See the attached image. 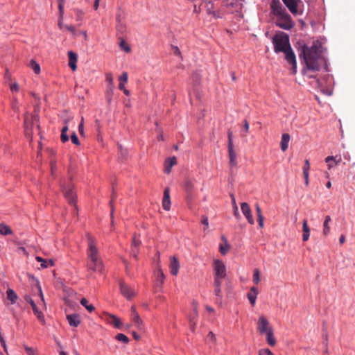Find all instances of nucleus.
Returning <instances> with one entry per match:
<instances>
[{"label":"nucleus","instance_id":"obj_1","mask_svg":"<svg viewBox=\"0 0 355 355\" xmlns=\"http://www.w3.org/2000/svg\"><path fill=\"white\" fill-rule=\"evenodd\" d=\"M299 57L303 58L307 69L313 71H319L324 61L320 47L315 43L311 46L306 44L301 46Z\"/></svg>","mask_w":355,"mask_h":355},{"label":"nucleus","instance_id":"obj_2","mask_svg":"<svg viewBox=\"0 0 355 355\" xmlns=\"http://www.w3.org/2000/svg\"><path fill=\"white\" fill-rule=\"evenodd\" d=\"M88 248L87 251V267L89 271L101 272L103 269V261L99 256L95 239L89 233L86 234Z\"/></svg>","mask_w":355,"mask_h":355},{"label":"nucleus","instance_id":"obj_3","mask_svg":"<svg viewBox=\"0 0 355 355\" xmlns=\"http://www.w3.org/2000/svg\"><path fill=\"white\" fill-rule=\"evenodd\" d=\"M272 43L274 44V51L277 53L283 52L291 46L289 37L284 32H280L274 35L272 37Z\"/></svg>","mask_w":355,"mask_h":355},{"label":"nucleus","instance_id":"obj_4","mask_svg":"<svg viewBox=\"0 0 355 355\" xmlns=\"http://www.w3.org/2000/svg\"><path fill=\"white\" fill-rule=\"evenodd\" d=\"M276 24L277 26L284 30H290L295 26L294 21L287 12L277 16Z\"/></svg>","mask_w":355,"mask_h":355},{"label":"nucleus","instance_id":"obj_5","mask_svg":"<svg viewBox=\"0 0 355 355\" xmlns=\"http://www.w3.org/2000/svg\"><path fill=\"white\" fill-rule=\"evenodd\" d=\"M62 192L69 204L76 205V193L73 191V184L71 181L64 182L62 186Z\"/></svg>","mask_w":355,"mask_h":355},{"label":"nucleus","instance_id":"obj_6","mask_svg":"<svg viewBox=\"0 0 355 355\" xmlns=\"http://www.w3.org/2000/svg\"><path fill=\"white\" fill-rule=\"evenodd\" d=\"M214 277L224 278L226 277V267L220 260H216L214 262Z\"/></svg>","mask_w":355,"mask_h":355},{"label":"nucleus","instance_id":"obj_7","mask_svg":"<svg viewBox=\"0 0 355 355\" xmlns=\"http://www.w3.org/2000/svg\"><path fill=\"white\" fill-rule=\"evenodd\" d=\"M272 329V327L270 324L269 321L264 315H261L259 318L257 322V330L261 334H263L266 332L269 331Z\"/></svg>","mask_w":355,"mask_h":355},{"label":"nucleus","instance_id":"obj_8","mask_svg":"<svg viewBox=\"0 0 355 355\" xmlns=\"http://www.w3.org/2000/svg\"><path fill=\"white\" fill-rule=\"evenodd\" d=\"M214 293L216 297V302L221 303L222 299H223V294L221 291V284L222 280L224 278L218 277H214Z\"/></svg>","mask_w":355,"mask_h":355},{"label":"nucleus","instance_id":"obj_9","mask_svg":"<svg viewBox=\"0 0 355 355\" xmlns=\"http://www.w3.org/2000/svg\"><path fill=\"white\" fill-rule=\"evenodd\" d=\"M283 53L285 54V59L286 61L292 65L293 73H295L297 69V62L295 55L291 49V46L288 47L286 51H283Z\"/></svg>","mask_w":355,"mask_h":355},{"label":"nucleus","instance_id":"obj_10","mask_svg":"<svg viewBox=\"0 0 355 355\" xmlns=\"http://www.w3.org/2000/svg\"><path fill=\"white\" fill-rule=\"evenodd\" d=\"M119 286L121 293L126 297L127 300H130L135 295L136 293L135 289L129 286L128 284L121 282L119 283Z\"/></svg>","mask_w":355,"mask_h":355},{"label":"nucleus","instance_id":"obj_11","mask_svg":"<svg viewBox=\"0 0 355 355\" xmlns=\"http://www.w3.org/2000/svg\"><path fill=\"white\" fill-rule=\"evenodd\" d=\"M285 6L288 8L289 11L295 16L299 15L301 12H299L297 8L298 4L301 3L300 0H282Z\"/></svg>","mask_w":355,"mask_h":355},{"label":"nucleus","instance_id":"obj_12","mask_svg":"<svg viewBox=\"0 0 355 355\" xmlns=\"http://www.w3.org/2000/svg\"><path fill=\"white\" fill-rule=\"evenodd\" d=\"M37 120V116L34 114L29 117L28 115H25L24 117V128L25 134L26 137H31L32 134L33 121Z\"/></svg>","mask_w":355,"mask_h":355},{"label":"nucleus","instance_id":"obj_13","mask_svg":"<svg viewBox=\"0 0 355 355\" xmlns=\"http://www.w3.org/2000/svg\"><path fill=\"white\" fill-rule=\"evenodd\" d=\"M270 8L272 13L277 17L286 12L279 0H272L270 3Z\"/></svg>","mask_w":355,"mask_h":355},{"label":"nucleus","instance_id":"obj_14","mask_svg":"<svg viewBox=\"0 0 355 355\" xmlns=\"http://www.w3.org/2000/svg\"><path fill=\"white\" fill-rule=\"evenodd\" d=\"M24 300L26 302L29 303L32 307V309L35 313V315L37 316V319L40 320L41 322H43L44 320V317L43 313L40 311L37 307V305L35 304V302L33 300V299L29 295H25Z\"/></svg>","mask_w":355,"mask_h":355},{"label":"nucleus","instance_id":"obj_15","mask_svg":"<svg viewBox=\"0 0 355 355\" xmlns=\"http://www.w3.org/2000/svg\"><path fill=\"white\" fill-rule=\"evenodd\" d=\"M241 209L243 214L245 216L248 223L251 225H253L254 223V220L249 205L247 202H242L241 204Z\"/></svg>","mask_w":355,"mask_h":355},{"label":"nucleus","instance_id":"obj_16","mask_svg":"<svg viewBox=\"0 0 355 355\" xmlns=\"http://www.w3.org/2000/svg\"><path fill=\"white\" fill-rule=\"evenodd\" d=\"M184 190L186 192V198L188 201L191 200L194 190V182L191 179H187L184 182Z\"/></svg>","mask_w":355,"mask_h":355},{"label":"nucleus","instance_id":"obj_17","mask_svg":"<svg viewBox=\"0 0 355 355\" xmlns=\"http://www.w3.org/2000/svg\"><path fill=\"white\" fill-rule=\"evenodd\" d=\"M228 156L230 166H236L237 165V154L234 146L228 147Z\"/></svg>","mask_w":355,"mask_h":355},{"label":"nucleus","instance_id":"obj_18","mask_svg":"<svg viewBox=\"0 0 355 355\" xmlns=\"http://www.w3.org/2000/svg\"><path fill=\"white\" fill-rule=\"evenodd\" d=\"M67 319L69 324L74 327H77L80 322V317L78 314L67 315Z\"/></svg>","mask_w":355,"mask_h":355},{"label":"nucleus","instance_id":"obj_19","mask_svg":"<svg viewBox=\"0 0 355 355\" xmlns=\"http://www.w3.org/2000/svg\"><path fill=\"white\" fill-rule=\"evenodd\" d=\"M179 268H180V264H179L178 259L175 257H173L171 259V263H170V269H171V274L173 275H177V274L178 273Z\"/></svg>","mask_w":355,"mask_h":355},{"label":"nucleus","instance_id":"obj_20","mask_svg":"<svg viewBox=\"0 0 355 355\" xmlns=\"http://www.w3.org/2000/svg\"><path fill=\"white\" fill-rule=\"evenodd\" d=\"M69 66L73 71H75L77 68L76 62H77V54L73 51H69Z\"/></svg>","mask_w":355,"mask_h":355},{"label":"nucleus","instance_id":"obj_21","mask_svg":"<svg viewBox=\"0 0 355 355\" xmlns=\"http://www.w3.org/2000/svg\"><path fill=\"white\" fill-rule=\"evenodd\" d=\"M264 334H266V340L267 343L271 347L275 346L276 345L277 340L274 336L273 329L270 331L269 330L268 332H266Z\"/></svg>","mask_w":355,"mask_h":355},{"label":"nucleus","instance_id":"obj_22","mask_svg":"<svg viewBox=\"0 0 355 355\" xmlns=\"http://www.w3.org/2000/svg\"><path fill=\"white\" fill-rule=\"evenodd\" d=\"M302 241H306L309 239L310 236V228L307 224V220L304 219L302 223Z\"/></svg>","mask_w":355,"mask_h":355},{"label":"nucleus","instance_id":"obj_23","mask_svg":"<svg viewBox=\"0 0 355 355\" xmlns=\"http://www.w3.org/2000/svg\"><path fill=\"white\" fill-rule=\"evenodd\" d=\"M290 135L287 133H284L282 136V140L280 142V146L282 151H286L288 147V143L290 141Z\"/></svg>","mask_w":355,"mask_h":355},{"label":"nucleus","instance_id":"obj_24","mask_svg":"<svg viewBox=\"0 0 355 355\" xmlns=\"http://www.w3.org/2000/svg\"><path fill=\"white\" fill-rule=\"evenodd\" d=\"M258 295V290L255 287H252L250 289V292L248 293V298L252 304V306H254L255 304L257 296Z\"/></svg>","mask_w":355,"mask_h":355},{"label":"nucleus","instance_id":"obj_25","mask_svg":"<svg viewBox=\"0 0 355 355\" xmlns=\"http://www.w3.org/2000/svg\"><path fill=\"white\" fill-rule=\"evenodd\" d=\"M107 321L109 323L112 324L115 327L118 329L121 328L122 325L120 319L114 315L109 314Z\"/></svg>","mask_w":355,"mask_h":355},{"label":"nucleus","instance_id":"obj_26","mask_svg":"<svg viewBox=\"0 0 355 355\" xmlns=\"http://www.w3.org/2000/svg\"><path fill=\"white\" fill-rule=\"evenodd\" d=\"M175 164H176V158L175 157L168 158L165 162V173H169L171 172V168Z\"/></svg>","mask_w":355,"mask_h":355},{"label":"nucleus","instance_id":"obj_27","mask_svg":"<svg viewBox=\"0 0 355 355\" xmlns=\"http://www.w3.org/2000/svg\"><path fill=\"white\" fill-rule=\"evenodd\" d=\"M331 221V218L330 216H326L324 223H323V230L322 233L324 236H327L329 234L331 231V228L329 226V223Z\"/></svg>","mask_w":355,"mask_h":355},{"label":"nucleus","instance_id":"obj_28","mask_svg":"<svg viewBox=\"0 0 355 355\" xmlns=\"http://www.w3.org/2000/svg\"><path fill=\"white\" fill-rule=\"evenodd\" d=\"M131 318L134 324L139 330L144 329L143 321L140 318L139 314H135V315H132Z\"/></svg>","mask_w":355,"mask_h":355},{"label":"nucleus","instance_id":"obj_29","mask_svg":"<svg viewBox=\"0 0 355 355\" xmlns=\"http://www.w3.org/2000/svg\"><path fill=\"white\" fill-rule=\"evenodd\" d=\"M119 89H123V87H125V84L128 81L127 72H123L122 74L119 77Z\"/></svg>","mask_w":355,"mask_h":355},{"label":"nucleus","instance_id":"obj_30","mask_svg":"<svg viewBox=\"0 0 355 355\" xmlns=\"http://www.w3.org/2000/svg\"><path fill=\"white\" fill-rule=\"evenodd\" d=\"M7 298L11 302L12 304H15L17 299V295L12 289H8L6 291Z\"/></svg>","mask_w":355,"mask_h":355},{"label":"nucleus","instance_id":"obj_31","mask_svg":"<svg viewBox=\"0 0 355 355\" xmlns=\"http://www.w3.org/2000/svg\"><path fill=\"white\" fill-rule=\"evenodd\" d=\"M114 89V85H107L106 90V99L109 103H111L113 93Z\"/></svg>","mask_w":355,"mask_h":355},{"label":"nucleus","instance_id":"obj_32","mask_svg":"<svg viewBox=\"0 0 355 355\" xmlns=\"http://www.w3.org/2000/svg\"><path fill=\"white\" fill-rule=\"evenodd\" d=\"M80 304L83 306L85 307V309L89 311V312H92L94 311L95 308L94 306L92 305V304H88V301L87 300V299L85 298H82L80 300Z\"/></svg>","mask_w":355,"mask_h":355},{"label":"nucleus","instance_id":"obj_33","mask_svg":"<svg viewBox=\"0 0 355 355\" xmlns=\"http://www.w3.org/2000/svg\"><path fill=\"white\" fill-rule=\"evenodd\" d=\"M329 162H334L335 165H338L341 162V157L336 156H328L325 158V162L329 163Z\"/></svg>","mask_w":355,"mask_h":355},{"label":"nucleus","instance_id":"obj_34","mask_svg":"<svg viewBox=\"0 0 355 355\" xmlns=\"http://www.w3.org/2000/svg\"><path fill=\"white\" fill-rule=\"evenodd\" d=\"M30 67L34 71L36 74H39L40 72V67L38 63H37L35 60H31L30 62Z\"/></svg>","mask_w":355,"mask_h":355},{"label":"nucleus","instance_id":"obj_35","mask_svg":"<svg viewBox=\"0 0 355 355\" xmlns=\"http://www.w3.org/2000/svg\"><path fill=\"white\" fill-rule=\"evenodd\" d=\"M12 233V230L6 225H0V234L8 235Z\"/></svg>","mask_w":355,"mask_h":355},{"label":"nucleus","instance_id":"obj_36","mask_svg":"<svg viewBox=\"0 0 355 355\" xmlns=\"http://www.w3.org/2000/svg\"><path fill=\"white\" fill-rule=\"evenodd\" d=\"M115 338L117 340L123 342L124 343H128L129 341L128 338L123 334H118Z\"/></svg>","mask_w":355,"mask_h":355},{"label":"nucleus","instance_id":"obj_37","mask_svg":"<svg viewBox=\"0 0 355 355\" xmlns=\"http://www.w3.org/2000/svg\"><path fill=\"white\" fill-rule=\"evenodd\" d=\"M35 259L38 262L41 263V267L42 268H46L49 267V265L47 264V260H46L40 257H36Z\"/></svg>","mask_w":355,"mask_h":355},{"label":"nucleus","instance_id":"obj_38","mask_svg":"<svg viewBox=\"0 0 355 355\" xmlns=\"http://www.w3.org/2000/svg\"><path fill=\"white\" fill-rule=\"evenodd\" d=\"M259 281H260L259 271L258 269H255L254 270V274H253V282H254V284H258Z\"/></svg>","mask_w":355,"mask_h":355},{"label":"nucleus","instance_id":"obj_39","mask_svg":"<svg viewBox=\"0 0 355 355\" xmlns=\"http://www.w3.org/2000/svg\"><path fill=\"white\" fill-rule=\"evenodd\" d=\"M171 204V200H166V199L162 200V207L165 210L168 211L170 209Z\"/></svg>","mask_w":355,"mask_h":355},{"label":"nucleus","instance_id":"obj_40","mask_svg":"<svg viewBox=\"0 0 355 355\" xmlns=\"http://www.w3.org/2000/svg\"><path fill=\"white\" fill-rule=\"evenodd\" d=\"M71 142L76 145V146H79L80 144V141H79V139L78 138V136L76 134V132H73L71 135Z\"/></svg>","mask_w":355,"mask_h":355},{"label":"nucleus","instance_id":"obj_41","mask_svg":"<svg viewBox=\"0 0 355 355\" xmlns=\"http://www.w3.org/2000/svg\"><path fill=\"white\" fill-rule=\"evenodd\" d=\"M230 246L227 243H225V245L221 244L219 248L220 253L223 255H225L228 252Z\"/></svg>","mask_w":355,"mask_h":355},{"label":"nucleus","instance_id":"obj_42","mask_svg":"<svg viewBox=\"0 0 355 355\" xmlns=\"http://www.w3.org/2000/svg\"><path fill=\"white\" fill-rule=\"evenodd\" d=\"M120 47L124 50L125 52H130V47L128 46V44L125 43L124 40L121 41L120 42Z\"/></svg>","mask_w":355,"mask_h":355},{"label":"nucleus","instance_id":"obj_43","mask_svg":"<svg viewBox=\"0 0 355 355\" xmlns=\"http://www.w3.org/2000/svg\"><path fill=\"white\" fill-rule=\"evenodd\" d=\"M64 28L69 31L73 35H76L77 31L75 27L72 25H64Z\"/></svg>","mask_w":355,"mask_h":355},{"label":"nucleus","instance_id":"obj_44","mask_svg":"<svg viewBox=\"0 0 355 355\" xmlns=\"http://www.w3.org/2000/svg\"><path fill=\"white\" fill-rule=\"evenodd\" d=\"M106 81L108 83V85H114V78L111 73H106Z\"/></svg>","mask_w":355,"mask_h":355},{"label":"nucleus","instance_id":"obj_45","mask_svg":"<svg viewBox=\"0 0 355 355\" xmlns=\"http://www.w3.org/2000/svg\"><path fill=\"white\" fill-rule=\"evenodd\" d=\"M243 128H244V131H243V132H241V136L245 137L249 130V123L247 120H244Z\"/></svg>","mask_w":355,"mask_h":355},{"label":"nucleus","instance_id":"obj_46","mask_svg":"<svg viewBox=\"0 0 355 355\" xmlns=\"http://www.w3.org/2000/svg\"><path fill=\"white\" fill-rule=\"evenodd\" d=\"M227 135H228V146H227V147L234 146L232 132L229 130L227 132Z\"/></svg>","mask_w":355,"mask_h":355},{"label":"nucleus","instance_id":"obj_47","mask_svg":"<svg viewBox=\"0 0 355 355\" xmlns=\"http://www.w3.org/2000/svg\"><path fill=\"white\" fill-rule=\"evenodd\" d=\"M259 355H274L269 349H261L259 351Z\"/></svg>","mask_w":355,"mask_h":355},{"label":"nucleus","instance_id":"obj_48","mask_svg":"<svg viewBox=\"0 0 355 355\" xmlns=\"http://www.w3.org/2000/svg\"><path fill=\"white\" fill-rule=\"evenodd\" d=\"M157 278L158 281L163 282L164 279V275L163 271L161 269H159L157 272Z\"/></svg>","mask_w":355,"mask_h":355},{"label":"nucleus","instance_id":"obj_49","mask_svg":"<svg viewBox=\"0 0 355 355\" xmlns=\"http://www.w3.org/2000/svg\"><path fill=\"white\" fill-rule=\"evenodd\" d=\"M76 15V20L77 21H81L83 19V12L80 10H75Z\"/></svg>","mask_w":355,"mask_h":355},{"label":"nucleus","instance_id":"obj_50","mask_svg":"<svg viewBox=\"0 0 355 355\" xmlns=\"http://www.w3.org/2000/svg\"><path fill=\"white\" fill-rule=\"evenodd\" d=\"M61 141L64 143L69 141V136L67 135V132H61V136H60Z\"/></svg>","mask_w":355,"mask_h":355},{"label":"nucleus","instance_id":"obj_51","mask_svg":"<svg viewBox=\"0 0 355 355\" xmlns=\"http://www.w3.org/2000/svg\"><path fill=\"white\" fill-rule=\"evenodd\" d=\"M163 199L171 200L170 199V190H169V188H168V187L165 188V189L164 191Z\"/></svg>","mask_w":355,"mask_h":355},{"label":"nucleus","instance_id":"obj_52","mask_svg":"<svg viewBox=\"0 0 355 355\" xmlns=\"http://www.w3.org/2000/svg\"><path fill=\"white\" fill-rule=\"evenodd\" d=\"M83 118H82L81 121L78 125V131L80 135H83L84 134V127H83Z\"/></svg>","mask_w":355,"mask_h":355},{"label":"nucleus","instance_id":"obj_53","mask_svg":"<svg viewBox=\"0 0 355 355\" xmlns=\"http://www.w3.org/2000/svg\"><path fill=\"white\" fill-rule=\"evenodd\" d=\"M310 169V162L308 159L304 161V165L303 167V171H309Z\"/></svg>","mask_w":355,"mask_h":355},{"label":"nucleus","instance_id":"obj_54","mask_svg":"<svg viewBox=\"0 0 355 355\" xmlns=\"http://www.w3.org/2000/svg\"><path fill=\"white\" fill-rule=\"evenodd\" d=\"M58 8L60 12V18H63V14H64V3H58Z\"/></svg>","mask_w":355,"mask_h":355},{"label":"nucleus","instance_id":"obj_55","mask_svg":"<svg viewBox=\"0 0 355 355\" xmlns=\"http://www.w3.org/2000/svg\"><path fill=\"white\" fill-rule=\"evenodd\" d=\"M192 79L196 83H198L200 79V76L198 73L196 72L192 75Z\"/></svg>","mask_w":355,"mask_h":355},{"label":"nucleus","instance_id":"obj_56","mask_svg":"<svg viewBox=\"0 0 355 355\" xmlns=\"http://www.w3.org/2000/svg\"><path fill=\"white\" fill-rule=\"evenodd\" d=\"M255 209L257 214V217H263L261 209L258 204L255 205Z\"/></svg>","mask_w":355,"mask_h":355},{"label":"nucleus","instance_id":"obj_57","mask_svg":"<svg viewBox=\"0 0 355 355\" xmlns=\"http://www.w3.org/2000/svg\"><path fill=\"white\" fill-rule=\"evenodd\" d=\"M201 223L207 227L209 225L208 218L206 216H202Z\"/></svg>","mask_w":355,"mask_h":355},{"label":"nucleus","instance_id":"obj_58","mask_svg":"<svg viewBox=\"0 0 355 355\" xmlns=\"http://www.w3.org/2000/svg\"><path fill=\"white\" fill-rule=\"evenodd\" d=\"M140 245V241L137 239H136V238H134L133 240H132V247L134 248H137Z\"/></svg>","mask_w":355,"mask_h":355},{"label":"nucleus","instance_id":"obj_59","mask_svg":"<svg viewBox=\"0 0 355 355\" xmlns=\"http://www.w3.org/2000/svg\"><path fill=\"white\" fill-rule=\"evenodd\" d=\"M234 215L237 218H240V217H241L239 210H238V207L236 205H235V206L234 207Z\"/></svg>","mask_w":355,"mask_h":355},{"label":"nucleus","instance_id":"obj_60","mask_svg":"<svg viewBox=\"0 0 355 355\" xmlns=\"http://www.w3.org/2000/svg\"><path fill=\"white\" fill-rule=\"evenodd\" d=\"M10 89L11 91L14 92H17L19 91V85L17 83H14L12 85H10Z\"/></svg>","mask_w":355,"mask_h":355},{"label":"nucleus","instance_id":"obj_61","mask_svg":"<svg viewBox=\"0 0 355 355\" xmlns=\"http://www.w3.org/2000/svg\"><path fill=\"white\" fill-rule=\"evenodd\" d=\"M173 53L176 55L180 56L181 52L178 46H173Z\"/></svg>","mask_w":355,"mask_h":355},{"label":"nucleus","instance_id":"obj_62","mask_svg":"<svg viewBox=\"0 0 355 355\" xmlns=\"http://www.w3.org/2000/svg\"><path fill=\"white\" fill-rule=\"evenodd\" d=\"M195 318H196V316H193V317L190 318V325H191V328L192 329H193L194 326L196 325Z\"/></svg>","mask_w":355,"mask_h":355},{"label":"nucleus","instance_id":"obj_63","mask_svg":"<svg viewBox=\"0 0 355 355\" xmlns=\"http://www.w3.org/2000/svg\"><path fill=\"white\" fill-rule=\"evenodd\" d=\"M263 217H257V220H258V223H259V225L260 227H263Z\"/></svg>","mask_w":355,"mask_h":355},{"label":"nucleus","instance_id":"obj_64","mask_svg":"<svg viewBox=\"0 0 355 355\" xmlns=\"http://www.w3.org/2000/svg\"><path fill=\"white\" fill-rule=\"evenodd\" d=\"M25 349L28 355H34V351L31 347H26Z\"/></svg>","mask_w":355,"mask_h":355}]
</instances>
